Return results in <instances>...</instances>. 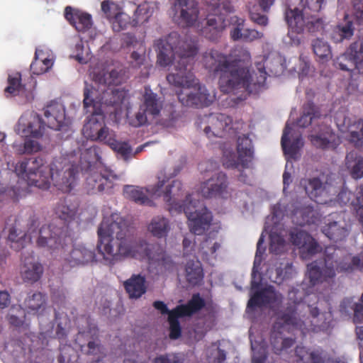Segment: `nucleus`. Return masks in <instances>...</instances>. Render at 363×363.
<instances>
[{"mask_svg":"<svg viewBox=\"0 0 363 363\" xmlns=\"http://www.w3.org/2000/svg\"><path fill=\"white\" fill-rule=\"evenodd\" d=\"M65 259L71 267H74L96 262V255L93 248L81 244L75 245Z\"/></svg>","mask_w":363,"mask_h":363,"instance_id":"23","label":"nucleus"},{"mask_svg":"<svg viewBox=\"0 0 363 363\" xmlns=\"http://www.w3.org/2000/svg\"><path fill=\"white\" fill-rule=\"evenodd\" d=\"M116 140V135L115 132L106 126L104 128V133L101 135V137L96 138L95 141L102 142L111 147L112 145H115L114 144Z\"/></svg>","mask_w":363,"mask_h":363,"instance_id":"61","label":"nucleus"},{"mask_svg":"<svg viewBox=\"0 0 363 363\" xmlns=\"http://www.w3.org/2000/svg\"><path fill=\"white\" fill-rule=\"evenodd\" d=\"M342 250L333 247L325 249L324 262L320 266L317 261L308 264V277L312 285L334 282L336 272L352 273L354 271L363 272V253L351 256L345 254L340 256Z\"/></svg>","mask_w":363,"mask_h":363,"instance_id":"6","label":"nucleus"},{"mask_svg":"<svg viewBox=\"0 0 363 363\" xmlns=\"http://www.w3.org/2000/svg\"><path fill=\"white\" fill-rule=\"evenodd\" d=\"M336 67L343 71H352L358 67L359 63L346 50L334 61Z\"/></svg>","mask_w":363,"mask_h":363,"instance_id":"47","label":"nucleus"},{"mask_svg":"<svg viewBox=\"0 0 363 363\" xmlns=\"http://www.w3.org/2000/svg\"><path fill=\"white\" fill-rule=\"evenodd\" d=\"M128 91L124 89L107 88L99 94L92 85L85 84L83 104L86 113H103L100 107L102 104L114 107L111 113H129L130 104Z\"/></svg>","mask_w":363,"mask_h":363,"instance_id":"7","label":"nucleus"},{"mask_svg":"<svg viewBox=\"0 0 363 363\" xmlns=\"http://www.w3.org/2000/svg\"><path fill=\"white\" fill-rule=\"evenodd\" d=\"M155 46L160 66L165 67L177 60L175 72L169 74L167 80L170 84L183 89L177 94L181 104L184 106L196 108L210 106L214 96L199 85V80L187 67L189 59L198 53L196 43L192 40H181L177 33H173L166 39L157 40Z\"/></svg>","mask_w":363,"mask_h":363,"instance_id":"2","label":"nucleus"},{"mask_svg":"<svg viewBox=\"0 0 363 363\" xmlns=\"http://www.w3.org/2000/svg\"><path fill=\"white\" fill-rule=\"evenodd\" d=\"M44 272L43 265L35 260L33 255L22 257L21 277L23 282L33 284L38 281Z\"/></svg>","mask_w":363,"mask_h":363,"instance_id":"21","label":"nucleus"},{"mask_svg":"<svg viewBox=\"0 0 363 363\" xmlns=\"http://www.w3.org/2000/svg\"><path fill=\"white\" fill-rule=\"evenodd\" d=\"M330 358L323 349L318 348L310 352L308 361L311 363H327Z\"/></svg>","mask_w":363,"mask_h":363,"instance_id":"60","label":"nucleus"},{"mask_svg":"<svg viewBox=\"0 0 363 363\" xmlns=\"http://www.w3.org/2000/svg\"><path fill=\"white\" fill-rule=\"evenodd\" d=\"M154 363H184L183 359L175 354H161L155 357Z\"/></svg>","mask_w":363,"mask_h":363,"instance_id":"62","label":"nucleus"},{"mask_svg":"<svg viewBox=\"0 0 363 363\" xmlns=\"http://www.w3.org/2000/svg\"><path fill=\"white\" fill-rule=\"evenodd\" d=\"M290 240L293 245L299 248L301 257L303 259H308L321 250L319 244L306 231L294 230L291 232Z\"/></svg>","mask_w":363,"mask_h":363,"instance_id":"17","label":"nucleus"},{"mask_svg":"<svg viewBox=\"0 0 363 363\" xmlns=\"http://www.w3.org/2000/svg\"><path fill=\"white\" fill-rule=\"evenodd\" d=\"M6 97L19 96L23 98L22 103H30L34 99L33 91L27 90L21 84V75L19 72L9 74L8 77V86L4 89Z\"/></svg>","mask_w":363,"mask_h":363,"instance_id":"22","label":"nucleus"},{"mask_svg":"<svg viewBox=\"0 0 363 363\" xmlns=\"http://www.w3.org/2000/svg\"><path fill=\"white\" fill-rule=\"evenodd\" d=\"M340 311L342 314L349 315L354 313V322L360 323L363 321V293L359 303L354 301L353 298H346L342 300L340 305Z\"/></svg>","mask_w":363,"mask_h":363,"instance_id":"35","label":"nucleus"},{"mask_svg":"<svg viewBox=\"0 0 363 363\" xmlns=\"http://www.w3.org/2000/svg\"><path fill=\"white\" fill-rule=\"evenodd\" d=\"M21 115L18 119L17 130L25 137L40 139L45 126L55 130L68 132L72 120L69 115Z\"/></svg>","mask_w":363,"mask_h":363,"instance_id":"8","label":"nucleus"},{"mask_svg":"<svg viewBox=\"0 0 363 363\" xmlns=\"http://www.w3.org/2000/svg\"><path fill=\"white\" fill-rule=\"evenodd\" d=\"M79 203L71 196H67L59 200L55 207V215L65 222L74 220L77 214Z\"/></svg>","mask_w":363,"mask_h":363,"instance_id":"25","label":"nucleus"},{"mask_svg":"<svg viewBox=\"0 0 363 363\" xmlns=\"http://www.w3.org/2000/svg\"><path fill=\"white\" fill-rule=\"evenodd\" d=\"M301 185L304 187L306 194L311 199L317 203L320 202L318 198L324 192L325 186L319 178L303 179L301 181Z\"/></svg>","mask_w":363,"mask_h":363,"instance_id":"37","label":"nucleus"},{"mask_svg":"<svg viewBox=\"0 0 363 363\" xmlns=\"http://www.w3.org/2000/svg\"><path fill=\"white\" fill-rule=\"evenodd\" d=\"M142 252L140 259L147 260L150 266H155L160 273L173 271L174 262L160 245L149 244L145 241V247H143Z\"/></svg>","mask_w":363,"mask_h":363,"instance_id":"13","label":"nucleus"},{"mask_svg":"<svg viewBox=\"0 0 363 363\" xmlns=\"http://www.w3.org/2000/svg\"><path fill=\"white\" fill-rule=\"evenodd\" d=\"M322 123L313 127L312 133L309 135L311 143L316 147L325 149L328 147L334 137L330 127Z\"/></svg>","mask_w":363,"mask_h":363,"instance_id":"28","label":"nucleus"},{"mask_svg":"<svg viewBox=\"0 0 363 363\" xmlns=\"http://www.w3.org/2000/svg\"><path fill=\"white\" fill-rule=\"evenodd\" d=\"M202 122L212 123L213 131L211 130L210 125H206L204 128V132L206 135L211 138V135L218 136L219 130H223L226 131L228 129H230L233 119L230 115H199L197 121H196L198 128H201V123Z\"/></svg>","mask_w":363,"mask_h":363,"instance_id":"19","label":"nucleus"},{"mask_svg":"<svg viewBox=\"0 0 363 363\" xmlns=\"http://www.w3.org/2000/svg\"><path fill=\"white\" fill-rule=\"evenodd\" d=\"M118 179V176L111 171L105 170L103 173L94 174L86 178V184L91 186L93 191L101 192L111 189L114 186V181Z\"/></svg>","mask_w":363,"mask_h":363,"instance_id":"26","label":"nucleus"},{"mask_svg":"<svg viewBox=\"0 0 363 363\" xmlns=\"http://www.w3.org/2000/svg\"><path fill=\"white\" fill-rule=\"evenodd\" d=\"M284 17L290 29L298 34L306 30L315 35H323L328 30V23L325 19L315 15L307 16L298 8H287Z\"/></svg>","mask_w":363,"mask_h":363,"instance_id":"10","label":"nucleus"},{"mask_svg":"<svg viewBox=\"0 0 363 363\" xmlns=\"http://www.w3.org/2000/svg\"><path fill=\"white\" fill-rule=\"evenodd\" d=\"M236 150L242 162V168H248L249 164L254 159V147L248 135H242L238 137Z\"/></svg>","mask_w":363,"mask_h":363,"instance_id":"31","label":"nucleus"},{"mask_svg":"<svg viewBox=\"0 0 363 363\" xmlns=\"http://www.w3.org/2000/svg\"><path fill=\"white\" fill-rule=\"evenodd\" d=\"M65 17L78 32H86L92 26L90 14L73 9L71 6L65 8Z\"/></svg>","mask_w":363,"mask_h":363,"instance_id":"27","label":"nucleus"},{"mask_svg":"<svg viewBox=\"0 0 363 363\" xmlns=\"http://www.w3.org/2000/svg\"><path fill=\"white\" fill-rule=\"evenodd\" d=\"M265 252V247L262 246H257L255 257L254 260V266L252 272L251 289L252 290L258 289L260 286V281H257L256 277L258 275V272L256 269L262 262V257Z\"/></svg>","mask_w":363,"mask_h":363,"instance_id":"51","label":"nucleus"},{"mask_svg":"<svg viewBox=\"0 0 363 363\" xmlns=\"http://www.w3.org/2000/svg\"><path fill=\"white\" fill-rule=\"evenodd\" d=\"M291 130L292 127L290 126V121H288L283 132L281 145L284 153L291 158L295 159L299 150L303 147V143L301 135L294 138L291 143L289 142V135Z\"/></svg>","mask_w":363,"mask_h":363,"instance_id":"30","label":"nucleus"},{"mask_svg":"<svg viewBox=\"0 0 363 363\" xmlns=\"http://www.w3.org/2000/svg\"><path fill=\"white\" fill-rule=\"evenodd\" d=\"M313 51L321 62H328L332 57L330 48L327 42L316 38L312 42Z\"/></svg>","mask_w":363,"mask_h":363,"instance_id":"43","label":"nucleus"},{"mask_svg":"<svg viewBox=\"0 0 363 363\" xmlns=\"http://www.w3.org/2000/svg\"><path fill=\"white\" fill-rule=\"evenodd\" d=\"M104 346L98 337L89 340L86 345L81 346V351L87 356L104 354Z\"/></svg>","mask_w":363,"mask_h":363,"instance_id":"48","label":"nucleus"},{"mask_svg":"<svg viewBox=\"0 0 363 363\" xmlns=\"http://www.w3.org/2000/svg\"><path fill=\"white\" fill-rule=\"evenodd\" d=\"M185 271L186 281L191 284L196 285L203 279V269L199 261L191 260L187 262Z\"/></svg>","mask_w":363,"mask_h":363,"instance_id":"40","label":"nucleus"},{"mask_svg":"<svg viewBox=\"0 0 363 363\" xmlns=\"http://www.w3.org/2000/svg\"><path fill=\"white\" fill-rule=\"evenodd\" d=\"M274 324H275V323ZM284 328L294 329L293 328H289L287 326L281 328H275L274 325H273L274 331L270 338L273 352L279 355L286 352L288 350L291 348L295 344V339L291 337L283 338L281 336V333L279 330Z\"/></svg>","mask_w":363,"mask_h":363,"instance_id":"33","label":"nucleus"},{"mask_svg":"<svg viewBox=\"0 0 363 363\" xmlns=\"http://www.w3.org/2000/svg\"><path fill=\"white\" fill-rule=\"evenodd\" d=\"M52 60L50 58L48 53L45 52V51L41 49L38 48L35 50L34 60L30 65L31 69L36 70V67L38 65H42L44 68L43 69H39L38 72H46L52 67Z\"/></svg>","mask_w":363,"mask_h":363,"instance_id":"45","label":"nucleus"},{"mask_svg":"<svg viewBox=\"0 0 363 363\" xmlns=\"http://www.w3.org/2000/svg\"><path fill=\"white\" fill-rule=\"evenodd\" d=\"M269 238V252L275 255L281 254L285 247V240L284 238L278 233H272L270 234Z\"/></svg>","mask_w":363,"mask_h":363,"instance_id":"55","label":"nucleus"},{"mask_svg":"<svg viewBox=\"0 0 363 363\" xmlns=\"http://www.w3.org/2000/svg\"><path fill=\"white\" fill-rule=\"evenodd\" d=\"M202 34L210 40H216L220 35L221 29L217 26L215 18H208L206 26L202 29Z\"/></svg>","mask_w":363,"mask_h":363,"instance_id":"50","label":"nucleus"},{"mask_svg":"<svg viewBox=\"0 0 363 363\" xmlns=\"http://www.w3.org/2000/svg\"><path fill=\"white\" fill-rule=\"evenodd\" d=\"M23 149L21 150V154H33L40 152L42 150V145L31 137H25Z\"/></svg>","mask_w":363,"mask_h":363,"instance_id":"57","label":"nucleus"},{"mask_svg":"<svg viewBox=\"0 0 363 363\" xmlns=\"http://www.w3.org/2000/svg\"><path fill=\"white\" fill-rule=\"evenodd\" d=\"M96 233V250L105 265L113 267L128 259L141 258L145 240L137 238L120 216L112 214L104 218Z\"/></svg>","mask_w":363,"mask_h":363,"instance_id":"3","label":"nucleus"},{"mask_svg":"<svg viewBox=\"0 0 363 363\" xmlns=\"http://www.w3.org/2000/svg\"><path fill=\"white\" fill-rule=\"evenodd\" d=\"M301 305L294 302L289 304L286 308L275 312V328H281L285 326L298 329L304 334L306 332H316L320 330L322 325L318 323L317 318L320 315L319 309L317 307L310 308V315L313 318L308 325V318L303 319L298 313Z\"/></svg>","mask_w":363,"mask_h":363,"instance_id":"9","label":"nucleus"},{"mask_svg":"<svg viewBox=\"0 0 363 363\" xmlns=\"http://www.w3.org/2000/svg\"><path fill=\"white\" fill-rule=\"evenodd\" d=\"M73 349L70 346H63L60 348V352L57 356V360L58 363H70L71 353Z\"/></svg>","mask_w":363,"mask_h":363,"instance_id":"63","label":"nucleus"},{"mask_svg":"<svg viewBox=\"0 0 363 363\" xmlns=\"http://www.w3.org/2000/svg\"><path fill=\"white\" fill-rule=\"evenodd\" d=\"M228 181L225 173L219 172L201 184V194L206 199H226L229 196Z\"/></svg>","mask_w":363,"mask_h":363,"instance_id":"14","label":"nucleus"},{"mask_svg":"<svg viewBox=\"0 0 363 363\" xmlns=\"http://www.w3.org/2000/svg\"><path fill=\"white\" fill-rule=\"evenodd\" d=\"M134 16L135 17V20L138 23L147 22L150 18L147 9L145 8V5H139L137 7Z\"/></svg>","mask_w":363,"mask_h":363,"instance_id":"64","label":"nucleus"},{"mask_svg":"<svg viewBox=\"0 0 363 363\" xmlns=\"http://www.w3.org/2000/svg\"><path fill=\"white\" fill-rule=\"evenodd\" d=\"M345 165L353 179H358L363 177V158H358L356 152L351 151L347 154Z\"/></svg>","mask_w":363,"mask_h":363,"instance_id":"39","label":"nucleus"},{"mask_svg":"<svg viewBox=\"0 0 363 363\" xmlns=\"http://www.w3.org/2000/svg\"><path fill=\"white\" fill-rule=\"evenodd\" d=\"M282 298L281 294L275 291L273 286H268L256 291L247 303V308H255L275 303Z\"/></svg>","mask_w":363,"mask_h":363,"instance_id":"24","label":"nucleus"},{"mask_svg":"<svg viewBox=\"0 0 363 363\" xmlns=\"http://www.w3.org/2000/svg\"><path fill=\"white\" fill-rule=\"evenodd\" d=\"M101 11L111 23L113 18L121 13V9L114 2L106 0L101 3Z\"/></svg>","mask_w":363,"mask_h":363,"instance_id":"54","label":"nucleus"},{"mask_svg":"<svg viewBox=\"0 0 363 363\" xmlns=\"http://www.w3.org/2000/svg\"><path fill=\"white\" fill-rule=\"evenodd\" d=\"M104 116L90 115L87 118V121L83 127V133L87 138L95 141L96 138L101 137L106 128V125H103Z\"/></svg>","mask_w":363,"mask_h":363,"instance_id":"32","label":"nucleus"},{"mask_svg":"<svg viewBox=\"0 0 363 363\" xmlns=\"http://www.w3.org/2000/svg\"><path fill=\"white\" fill-rule=\"evenodd\" d=\"M323 233L334 242L345 240L349 234V230L344 221H333L326 224L322 230Z\"/></svg>","mask_w":363,"mask_h":363,"instance_id":"34","label":"nucleus"},{"mask_svg":"<svg viewBox=\"0 0 363 363\" xmlns=\"http://www.w3.org/2000/svg\"><path fill=\"white\" fill-rule=\"evenodd\" d=\"M164 181L159 182L155 186L146 189L134 186H125L123 194L129 200L140 205L148 206H154L153 199L156 196H163L164 201L169 206V211L177 213L184 212L189 220L190 231L194 235H201L208 230L213 220L212 213L206 207L201 210H191L190 203H187L189 195L186 200H181L183 196L182 184L179 180H174L172 184L168 185L164 192L160 189L164 186Z\"/></svg>","mask_w":363,"mask_h":363,"instance_id":"4","label":"nucleus"},{"mask_svg":"<svg viewBox=\"0 0 363 363\" xmlns=\"http://www.w3.org/2000/svg\"><path fill=\"white\" fill-rule=\"evenodd\" d=\"M130 23V17L128 14L121 11V13L115 16L111 21L112 28L115 32H120L126 28Z\"/></svg>","mask_w":363,"mask_h":363,"instance_id":"56","label":"nucleus"},{"mask_svg":"<svg viewBox=\"0 0 363 363\" xmlns=\"http://www.w3.org/2000/svg\"><path fill=\"white\" fill-rule=\"evenodd\" d=\"M230 37L233 41L252 43L264 37L262 32L255 28H247L245 20L238 16L231 18Z\"/></svg>","mask_w":363,"mask_h":363,"instance_id":"16","label":"nucleus"},{"mask_svg":"<svg viewBox=\"0 0 363 363\" xmlns=\"http://www.w3.org/2000/svg\"><path fill=\"white\" fill-rule=\"evenodd\" d=\"M328 115H301L296 119V122L289 119L290 126L293 128H306L309 125L314 127L316 124L322 123L323 120L327 118Z\"/></svg>","mask_w":363,"mask_h":363,"instance_id":"44","label":"nucleus"},{"mask_svg":"<svg viewBox=\"0 0 363 363\" xmlns=\"http://www.w3.org/2000/svg\"><path fill=\"white\" fill-rule=\"evenodd\" d=\"M206 69L218 77V88L224 94H231L223 101L225 108L235 107L247 96L264 86L267 73L264 65L258 64L257 72L252 74L251 55L242 46L236 47L230 55L211 50L203 55Z\"/></svg>","mask_w":363,"mask_h":363,"instance_id":"1","label":"nucleus"},{"mask_svg":"<svg viewBox=\"0 0 363 363\" xmlns=\"http://www.w3.org/2000/svg\"><path fill=\"white\" fill-rule=\"evenodd\" d=\"M207 10L209 14L213 16H218L225 13H231L233 11V7L231 4V0H212L208 5Z\"/></svg>","mask_w":363,"mask_h":363,"instance_id":"46","label":"nucleus"},{"mask_svg":"<svg viewBox=\"0 0 363 363\" xmlns=\"http://www.w3.org/2000/svg\"><path fill=\"white\" fill-rule=\"evenodd\" d=\"M223 166L226 168H238L242 167V162L238 156L233 152H225L223 155Z\"/></svg>","mask_w":363,"mask_h":363,"instance_id":"59","label":"nucleus"},{"mask_svg":"<svg viewBox=\"0 0 363 363\" xmlns=\"http://www.w3.org/2000/svg\"><path fill=\"white\" fill-rule=\"evenodd\" d=\"M27 225L26 232L17 229L16 225L11 227L9 230L8 239L11 242V247L16 251L24 248L26 238L30 240L31 234L36 232L39 226L38 218L33 212L30 214Z\"/></svg>","mask_w":363,"mask_h":363,"instance_id":"18","label":"nucleus"},{"mask_svg":"<svg viewBox=\"0 0 363 363\" xmlns=\"http://www.w3.org/2000/svg\"><path fill=\"white\" fill-rule=\"evenodd\" d=\"M67 235V228H60L53 224L43 225L39 230L37 245L40 247L47 248L51 253L62 252L71 242Z\"/></svg>","mask_w":363,"mask_h":363,"instance_id":"11","label":"nucleus"},{"mask_svg":"<svg viewBox=\"0 0 363 363\" xmlns=\"http://www.w3.org/2000/svg\"><path fill=\"white\" fill-rule=\"evenodd\" d=\"M18 177L26 180L29 186L47 190L51 182L60 191L68 193L76 184L78 166L65 157L55 158L47 165L40 157L24 158L15 165Z\"/></svg>","mask_w":363,"mask_h":363,"instance_id":"5","label":"nucleus"},{"mask_svg":"<svg viewBox=\"0 0 363 363\" xmlns=\"http://www.w3.org/2000/svg\"><path fill=\"white\" fill-rule=\"evenodd\" d=\"M206 305L205 301L199 294H193L186 304H180L171 310L168 321L169 323V337L178 339L182 335L179 318L190 317L201 311Z\"/></svg>","mask_w":363,"mask_h":363,"instance_id":"12","label":"nucleus"},{"mask_svg":"<svg viewBox=\"0 0 363 363\" xmlns=\"http://www.w3.org/2000/svg\"><path fill=\"white\" fill-rule=\"evenodd\" d=\"M174 9V17L180 26L191 27L197 21L199 11L198 3L195 0H177Z\"/></svg>","mask_w":363,"mask_h":363,"instance_id":"15","label":"nucleus"},{"mask_svg":"<svg viewBox=\"0 0 363 363\" xmlns=\"http://www.w3.org/2000/svg\"><path fill=\"white\" fill-rule=\"evenodd\" d=\"M143 102L141 108L143 113H160L162 107V102L149 86H145L143 96Z\"/></svg>","mask_w":363,"mask_h":363,"instance_id":"36","label":"nucleus"},{"mask_svg":"<svg viewBox=\"0 0 363 363\" xmlns=\"http://www.w3.org/2000/svg\"><path fill=\"white\" fill-rule=\"evenodd\" d=\"M123 286L130 298H139L147 291L146 278L140 274H134L124 281Z\"/></svg>","mask_w":363,"mask_h":363,"instance_id":"29","label":"nucleus"},{"mask_svg":"<svg viewBox=\"0 0 363 363\" xmlns=\"http://www.w3.org/2000/svg\"><path fill=\"white\" fill-rule=\"evenodd\" d=\"M170 229L168 219L162 216H157L152 218L148 226L151 233L157 238L166 237Z\"/></svg>","mask_w":363,"mask_h":363,"instance_id":"41","label":"nucleus"},{"mask_svg":"<svg viewBox=\"0 0 363 363\" xmlns=\"http://www.w3.org/2000/svg\"><path fill=\"white\" fill-rule=\"evenodd\" d=\"M354 27L352 21H347L345 25H337L331 33V40L334 43H340L345 39H350L354 34Z\"/></svg>","mask_w":363,"mask_h":363,"instance_id":"42","label":"nucleus"},{"mask_svg":"<svg viewBox=\"0 0 363 363\" xmlns=\"http://www.w3.org/2000/svg\"><path fill=\"white\" fill-rule=\"evenodd\" d=\"M114 145H112L111 147L113 151L120 155L125 160L130 157L132 148L127 142L116 140Z\"/></svg>","mask_w":363,"mask_h":363,"instance_id":"58","label":"nucleus"},{"mask_svg":"<svg viewBox=\"0 0 363 363\" xmlns=\"http://www.w3.org/2000/svg\"><path fill=\"white\" fill-rule=\"evenodd\" d=\"M110 116H111V115ZM112 116H113L114 121L118 124L119 123V118L124 116L125 122L134 128H138L149 123L147 115H112Z\"/></svg>","mask_w":363,"mask_h":363,"instance_id":"49","label":"nucleus"},{"mask_svg":"<svg viewBox=\"0 0 363 363\" xmlns=\"http://www.w3.org/2000/svg\"><path fill=\"white\" fill-rule=\"evenodd\" d=\"M315 95V91L311 89H307L306 91V100L302 106L301 113H319L320 108L318 106L315 105L313 101Z\"/></svg>","mask_w":363,"mask_h":363,"instance_id":"53","label":"nucleus"},{"mask_svg":"<svg viewBox=\"0 0 363 363\" xmlns=\"http://www.w3.org/2000/svg\"><path fill=\"white\" fill-rule=\"evenodd\" d=\"M347 51L359 65L361 64L363 62V35L352 43Z\"/></svg>","mask_w":363,"mask_h":363,"instance_id":"52","label":"nucleus"},{"mask_svg":"<svg viewBox=\"0 0 363 363\" xmlns=\"http://www.w3.org/2000/svg\"><path fill=\"white\" fill-rule=\"evenodd\" d=\"M46 296L41 292H35L28 295L25 299L24 306L28 312L38 314L45 310L46 306Z\"/></svg>","mask_w":363,"mask_h":363,"instance_id":"38","label":"nucleus"},{"mask_svg":"<svg viewBox=\"0 0 363 363\" xmlns=\"http://www.w3.org/2000/svg\"><path fill=\"white\" fill-rule=\"evenodd\" d=\"M334 120L340 130L350 132L349 141L355 147H361L363 144V121L359 119L354 125H350L346 115H335Z\"/></svg>","mask_w":363,"mask_h":363,"instance_id":"20","label":"nucleus"}]
</instances>
